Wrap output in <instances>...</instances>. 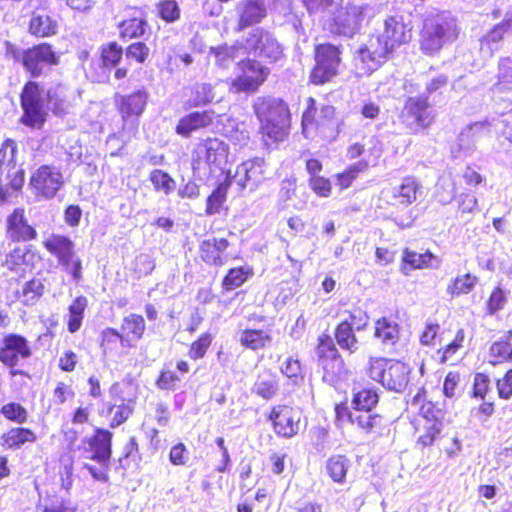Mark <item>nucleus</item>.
<instances>
[{"label": "nucleus", "instance_id": "5701e85b", "mask_svg": "<svg viewBox=\"0 0 512 512\" xmlns=\"http://www.w3.org/2000/svg\"><path fill=\"white\" fill-rule=\"evenodd\" d=\"M5 236L11 243H28L38 238L36 227L29 223L23 207L14 208L5 221Z\"/></svg>", "mask_w": 512, "mask_h": 512}, {"label": "nucleus", "instance_id": "58836bf2", "mask_svg": "<svg viewBox=\"0 0 512 512\" xmlns=\"http://www.w3.org/2000/svg\"><path fill=\"white\" fill-rule=\"evenodd\" d=\"M401 329L391 317L383 316L374 322V337L383 345H395L400 340Z\"/></svg>", "mask_w": 512, "mask_h": 512}, {"label": "nucleus", "instance_id": "dca6fc26", "mask_svg": "<svg viewBox=\"0 0 512 512\" xmlns=\"http://www.w3.org/2000/svg\"><path fill=\"white\" fill-rule=\"evenodd\" d=\"M32 356V348L26 337L17 333L5 334L0 340V363L9 369L10 377L31 378L29 372L19 369L21 361Z\"/></svg>", "mask_w": 512, "mask_h": 512}, {"label": "nucleus", "instance_id": "49530a36", "mask_svg": "<svg viewBox=\"0 0 512 512\" xmlns=\"http://www.w3.org/2000/svg\"><path fill=\"white\" fill-rule=\"evenodd\" d=\"M88 299L84 295L75 297L68 306L67 329L70 333L77 332L83 323Z\"/></svg>", "mask_w": 512, "mask_h": 512}, {"label": "nucleus", "instance_id": "338daca9", "mask_svg": "<svg viewBox=\"0 0 512 512\" xmlns=\"http://www.w3.org/2000/svg\"><path fill=\"white\" fill-rule=\"evenodd\" d=\"M443 332L440 324L427 322L419 335V341L423 346L433 347L442 342Z\"/></svg>", "mask_w": 512, "mask_h": 512}, {"label": "nucleus", "instance_id": "e433bc0d", "mask_svg": "<svg viewBox=\"0 0 512 512\" xmlns=\"http://www.w3.org/2000/svg\"><path fill=\"white\" fill-rule=\"evenodd\" d=\"M177 372L168 366H164L155 380V385L158 389L163 391H173L181 381V375L187 374L190 371V364L184 359H179L176 362Z\"/></svg>", "mask_w": 512, "mask_h": 512}, {"label": "nucleus", "instance_id": "0eeeda50", "mask_svg": "<svg viewBox=\"0 0 512 512\" xmlns=\"http://www.w3.org/2000/svg\"><path fill=\"white\" fill-rule=\"evenodd\" d=\"M436 117L427 96H409L398 113V122L406 135L417 136L428 132L436 123Z\"/></svg>", "mask_w": 512, "mask_h": 512}, {"label": "nucleus", "instance_id": "13d9d810", "mask_svg": "<svg viewBox=\"0 0 512 512\" xmlns=\"http://www.w3.org/2000/svg\"><path fill=\"white\" fill-rule=\"evenodd\" d=\"M0 414L9 422L22 425L28 421L29 413L20 403L10 401L3 404L0 408Z\"/></svg>", "mask_w": 512, "mask_h": 512}, {"label": "nucleus", "instance_id": "f3484780", "mask_svg": "<svg viewBox=\"0 0 512 512\" xmlns=\"http://www.w3.org/2000/svg\"><path fill=\"white\" fill-rule=\"evenodd\" d=\"M65 184L61 169L53 164H42L31 172L29 188L37 199L54 198Z\"/></svg>", "mask_w": 512, "mask_h": 512}, {"label": "nucleus", "instance_id": "c03bdc74", "mask_svg": "<svg viewBox=\"0 0 512 512\" xmlns=\"http://www.w3.org/2000/svg\"><path fill=\"white\" fill-rule=\"evenodd\" d=\"M325 471L336 484H344L350 468V459L345 454H332L325 461Z\"/></svg>", "mask_w": 512, "mask_h": 512}, {"label": "nucleus", "instance_id": "39448f33", "mask_svg": "<svg viewBox=\"0 0 512 512\" xmlns=\"http://www.w3.org/2000/svg\"><path fill=\"white\" fill-rule=\"evenodd\" d=\"M336 108L332 105L317 107L313 97L306 99V107L301 116V132L306 139L332 141L338 135Z\"/></svg>", "mask_w": 512, "mask_h": 512}, {"label": "nucleus", "instance_id": "ddd939ff", "mask_svg": "<svg viewBox=\"0 0 512 512\" xmlns=\"http://www.w3.org/2000/svg\"><path fill=\"white\" fill-rule=\"evenodd\" d=\"M42 245L73 281L79 282L82 279V260L76 255L75 242L68 235L52 233L44 239Z\"/></svg>", "mask_w": 512, "mask_h": 512}, {"label": "nucleus", "instance_id": "69168bd1", "mask_svg": "<svg viewBox=\"0 0 512 512\" xmlns=\"http://www.w3.org/2000/svg\"><path fill=\"white\" fill-rule=\"evenodd\" d=\"M46 102L50 107L52 113L56 116L63 117L68 114L69 111V102L66 97L58 93L53 89H48L46 91Z\"/></svg>", "mask_w": 512, "mask_h": 512}, {"label": "nucleus", "instance_id": "f257e3e1", "mask_svg": "<svg viewBox=\"0 0 512 512\" xmlns=\"http://www.w3.org/2000/svg\"><path fill=\"white\" fill-rule=\"evenodd\" d=\"M19 64L30 77L19 93L22 109L19 122L30 129L41 130L47 121L48 113L43 104V87L35 79L60 64V53L51 43L38 42L21 51Z\"/></svg>", "mask_w": 512, "mask_h": 512}, {"label": "nucleus", "instance_id": "20e7f679", "mask_svg": "<svg viewBox=\"0 0 512 512\" xmlns=\"http://www.w3.org/2000/svg\"><path fill=\"white\" fill-rule=\"evenodd\" d=\"M146 332L142 315L130 313L124 316L120 328L106 327L99 335V347L104 355H119L121 351L136 348Z\"/></svg>", "mask_w": 512, "mask_h": 512}, {"label": "nucleus", "instance_id": "680f3d73", "mask_svg": "<svg viewBox=\"0 0 512 512\" xmlns=\"http://www.w3.org/2000/svg\"><path fill=\"white\" fill-rule=\"evenodd\" d=\"M124 54L129 63L135 62L142 65L149 60L151 50L145 42L135 41L124 49Z\"/></svg>", "mask_w": 512, "mask_h": 512}, {"label": "nucleus", "instance_id": "2eb2a0df", "mask_svg": "<svg viewBox=\"0 0 512 512\" xmlns=\"http://www.w3.org/2000/svg\"><path fill=\"white\" fill-rule=\"evenodd\" d=\"M149 101L146 88H140L130 93L116 92L113 95V104L122 120V130L135 134L138 131L139 119L144 113Z\"/></svg>", "mask_w": 512, "mask_h": 512}, {"label": "nucleus", "instance_id": "9d476101", "mask_svg": "<svg viewBox=\"0 0 512 512\" xmlns=\"http://www.w3.org/2000/svg\"><path fill=\"white\" fill-rule=\"evenodd\" d=\"M367 375L387 390L402 392L410 381L412 368L409 364L385 357H372L366 368Z\"/></svg>", "mask_w": 512, "mask_h": 512}, {"label": "nucleus", "instance_id": "7ed1b4c3", "mask_svg": "<svg viewBox=\"0 0 512 512\" xmlns=\"http://www.w3.org/2000/svg\"><path fill=\"white\" fill-rule=\"evenodd\" d=\"M252 109L259 124L260 140L266 148L275 149L289 137L292 114L284 99L262 95L253 101Z\"/></svg>", "mask_w": 512, "mask_h": 512}, {"label": "nucleus", "instance_id": "aec40b11", "mask_svg": "<svg viewBox=\"0 0 512 512\" xmlns=\"http://www.w3.org/2000/svg\"><path fill=\"white\" fill-rule=\"evenodd\" d=\"M413 28L402 15H391L384 20L383 32L377 35L376 40L392 55L399 47L410 43L413 37Z\"/></svg>", "mask_w": 512, "mask_h": 512}, {"label": "nucleus", "instance_id": "393cba45", "mask_svg": "<svg viewBox=\"0 0 512 512\" xmlns=\"http://www.w3.org/2000/svg\"><path fill=\"white\" fill-rule=\"evenodd\" d=\"M230 242L225 237H209L201 240L198 245V258L209 267H223L228 262L227 250Z\"/></svg>", "mask_w": 512, "mask_h": 512}, {"label": "nucleus", "instance_id": "de8ad7c7", "mask_svg": "<svg viewBox=\"0 0 512 512\" xmlns=\"http://www.w3.org/2000/svg\"><path fill=\"white\" fill-rule=\"evenodd\" d=\"M465 341L466 331L463 328L457 329L453 339L437 349L436 353L439 356V363L446 364L448 361L453 360L464 349Z\"/></svg>", "mask_w": 512, "mask_h": 512}, {"label": "nucleus", "instance_id": "6e6552de", "mask_svg": "<svg viewBox=\"0 0 512 512\" xmlns=\"http://www.w3.org/2000/svg\"><path fill=\"white\" fill-rule=\"evenodd\" d=\"M124 48L115 40L103 43L98 48V58L90 60L85 67V74L93 82H104L114 70V79L123 80L128 77L127 67H120Z\"/></svg>", "mask_w": 512, "mask_h": 512}, {"label": "nucleus", "instance_id": "f8f14e48", "mask_svg": "<svg viewBox=\"0 0 512 512\" xmlns=\"http://www.w3.org/2000/svg\"><path fill=\"white\" fill-rule=\"evenodd\" d=\"M270 68L255 58L245 57L235 64V76L228 82L234 94H255L267 82Z\"/></svg>", "mask_w": 512, "mask_h": 512}, {"label": "nucleus", "instance_id": "72a5a7b5", "mask_svg": "<svg viewBox=\"0 0 512 512\" xmlns=\"http://www.w3.org/2000/svg\"><path fill=\"white\" fill-rule=\"evenodd\" d=\"M136 397L122 399L119 404H108L106 407V418L108 429H115L126 423L134 414Z\"/></svg>", "mask_w": 512, "mask_h": 512}, {"label": "nucleus", "instance_id": "6e6d98bb", "mask_svg": "<svg viewBox=\"0 0 512 512\" xmlns=\"http://www.w3.org/2000/svg\"><path fill=\"white\" fill-rule=\"evenodd\" d=\"M214 340L211 332H203L195 340L191 342L188 348V357L191 360H199L204 358L210 350Z\"/></svg>", "mask_w": 512, "mask_h": 512}, {"label": "nucleus", "instance_id": "6ab92c4d", "mask_svg": "<svg viewBox=\"0 0 512 512\" xmlns=\"http://www.w3.org/2000/svg\"><path fill=\"white\" fill-rule=\"evenodd\" d=\"M245 43L249 52L257 54L267 63H276L284 57L282 45L273 33L264 28L251 30Z\"/></svg>", "mask_w": 512, "mask_h": 512}, {"label": "nucleus", "instance_id": "9b49d317", "mask_svg": "<svg viewBox=\"0 0 512 512\" xmlns=\"http://www.w3.org/2000/svg\"><path fill=\"white\" fill-rule=\"evenodd\" d=\"M457 26L440 16H430L423 20L419 31V49L426 55L433 57L448 43L458 37Z\"/></svg>", "mask_w": 512, "mask_h": 512}, {"label": "nucleus", "instance_id": "4c0bfd02", "mask_svg": "<svg viewBox=\"0 0 512 512\" xmlns=\"http://www.w3.org/2000/svg\"><path fill=\"white\" fill-rule=\"evenodd\" d=\"M230 188V180L226 179L216 185L213 191L206 198L205 214L207 216L226 214L227 195Z\"/></svg>", "mask_w": 512, "mask_h": 512}, {"label": "nucleus", "instance_id": "09e8293b", "mask_svg": "<svg viewBox=\"0 0 512 512\" xmlns=\"http://www.w3.org/2000/svg\"><path fill=\"white\" fill-rule=\"evenodd\" d=\"M446 410L443 402L425 400L420 408L419 415L423 422L443 427Z\"/></svg>", "mask_w": 512, "mask_h": 512}, {"label": "nucleus", "instance_id": "774afa93", "mask_svg": "<svg viewBox=\"0 0 512 512\" xmlns=\"http://www.w3.org/2000/svg\"><path fill=\"white\" fill-rule=\"evenodd\" d=\"M42 512H77V507L68 499L54 495L48 497L41 509Z\"/></svg>", "mask_w": 512, "mask_h": 512}, {"label": "nucleus", "instance_id": "c756f323", "mask_svg": "<svg viewBox=\"0 0 512 512\" xmlns=\"http://www.w3.org/2000/svg\"><path fill=\"white\" fill-rule=\"evenodd\" d=\"M214 118L215 113L211 109L190 112L179 119L175 132L179 136L188 138L193 132L211 126Z\"/></svg>", "mask_w": 512, "mask_h": 512}, {"label": "nucleus", "instance_id": "4d7b16f0", "mask_svg": "<svg viewBox=\"0 0 512 512\" xmlns=\"http://www.w3.org/2000/svg\"><path fill=\"white\" fill-rule=\"evenodd\" d=\"M508 303V291L501 285H496L490 292L485 309L488 315H494L504 309Z\"/></svg>", "mask_w": 512, "mask_h": 512}, {"label": "nucleus", "instance_id": "4468645a", "mask_svg": "<svg viewBox=\"0 0 512 512\" xmlns=\"http://www.w3.org/2000/svg\"><path fill=\"white\" fill-rule=\"evenodd\" d=\"M229 154V146L217 137L199 139L191 151L190 165L194 174L212 171L224 163Z\"/></svg>", "mask_w": 512, "mask_h": 512}, {"label": "nucleus", "instance_id": "3c124183", "mask_svg": "<svg viewBox=\"0 0 512 512\" xmlns=\"http://www.w3.org/2000/svg\"><path fill=\"white\" fill-rule=\"evenodd\" d=\"M343 314H345L346 317L338 323H346L358 332L364 331L368 328L369 316L360 306L352 305L348 309H345Z\"/></svg>", "mask_w": 512, "mask_h": 512}, {"label": "nucleus", "instance_id": "b1692460", "mask_svg": "<svg viewBox=\"0 0 512 512\" xmlns=\"http://www.w3.org/2000/svg\"><path fill=\"white\" fill-rule=\"evenodd\" d=\"M235 11L237 19L234 30L237 33L260 24L268 15L265 0H240Z\"/></svg>", "mask_w": 512, "mask_h": 512}, {"label": "nucleus", "instance_id": "f704fd0d", "mask_svg": "<svg viewBox=\"0 0 512 512\" xmlns=\"http://www.w3.org/2000/svg\"><path fill=\"white\" fill-rule=\"evenodd\" d=\"M265 160L255 157L243 161L237 168L236 174L241 176L242 186H257L265 179Z\"/></svg>", "mask_w": 512, "mask_h": 512}, {"label": "nucleus", "instance_id": "a19ab883", "mask_svg": "<svg viewBox=\"0 0 512 512\" xmlns=\"http://www.w3.org/2000/svg\"><path fill=\"white\" fill-rule=\"evenodd\" d=\"M271 341V334L263 329L246 328L240 332L239 343L241 347L247 350H264Z\"/></svg>", "mask_w": 512, "mask_h": 512}, {"label": "nucleus", "instance_id": "5fc2aeb1", "mask_svg": "<svg viewBox=\"0 0 512 512\" xmlns=\"http://www.w3.org/2000/svg\"><path fill=\"white\" fill-rule=\"evenodd\" d=\"M156 16L165 23H175L181 18V8L176 0H158L155 4Z\"/></svg>", "mask_w": 512, "mask_h": 512}, {"label": "nucleus", "instance_id": "bf43d9fd", "mask_svg": "<svg viewBox=\"0 0 512 512\" xmlns=\"http://www.w3.org/2000/svg\"><path fill=\"white\" fill-rule=\"evenodd\" d=\"M415 430L419 432L416 445L421 449L432 446L442 430V426H437L427 422L418 423Z\"/></svg>", "mask_w": 512, "mask_h": 512}, {"label": "nucleus", "instance_id": "4be33fe9", "mask_svg": "<svg viewBox=\"0 0 512 512\" xmlns=\"http://www.w3.org/2000/svg\"><path fill=\"white\" fill-rule=\"evenodd\" d=\"M392 57V54L377 40L363 45L357 51L354 65L360 76H370Z\"/></svg>", "mask_w": 512, "mask_h": 512}, {"label": "nucleus", "instance_id": "603ef678", "mask_svg": "<svg viewBox=\"0 0 512 512\" xmlns=\"http://www.w3.org/2000/svg\"><path fill=\"white\" fill-rule=\"evenodd\" d=\"M367 168L368 163L365 160L349 165L344 171L335 175L336 185L340 190L349 188Z\"/></svg>", "mask_w": 512, "mask_h": 512}, {"label": "nucleus", "instance_id": "8fccbe9b", "mask_svg": "<svg viewBox=\"0 0 512 512\" xmlns=\"http://www.w3.org/2000/svg\"><path fill=\"white\" fill-rule=\"evenodd\" d=\"M478 277L471 273L457 276L447 285V293L451 297L469 294L477 285Z\"/></svg>", "mask_w": 512, "mask_h": 512}, {"label": "nucleus", "instance_id": "2f4dec72", "mask_svg": "<svg viewBox=\"0 0 512 512\" xmlns=\"http://www.w3.org/2000/svg\"><path fill=\"white\" fill-rule=\"evenodd\" d=\"M439 263L436 255L427 250L424 253H417L409 248L403 249L400 270L407 275L412 270H421L433 267V264Z\"/></svg>", "mask_w": 512, "mask_h": 512}, {"label": "nucleus", "instance_id": "c9c22d12", "mask_svg": "<svg viewBox=\"0 0 512 512\" xmlns=\"http://www.w3.org/2000/svg\"><path fill=\"white\" fill-rule=\"evenodd\" d=\"M59 31L57 19L49 14L32 13L28 23V33L35 38H50Z\"/></svg>", "mask_w": 512, "mask_h": 512}, {"label": "nucleus", "instance_id": "cd10ccee", "mask_svg": "<svg viewBox=\"0 0 512 512\" xmlns=\"http://www.w3.org/2000/svg\"><path fill=\"white\" fill-rule=\"evenodd\" d=\"M279 388L280 378L277 371L271 367H261L253 382L252 393L268 401L278 394Z\"/></svg>", "mask_w": 512, "mask_h": 512}, {"label": "nucleus", "instance_id": "7c9ffc66", "mask_svg": "<svg viewBox=\"0 0 512 512\" xmlns=\"http://www.w3.org/2000/svg\"><path fill=\"white\" fill-rule=\"evenodd\" d=\"M422 192V184L415 175H407L393 189L392 198L398 206L408 207L414 204Z\"/></svg>", "mask_w": 512, "mask_h": 512}, {"label": "nucleus", "instance_id": "1a4fd4ad", "mask_svg": "<svg viewBox=\"0 0 512 512\" xmlns=\"http://www.w3.org/2000/svg\"><path fill=\"white\" fill-rule=\"evenodd\" d=\"M343 49L341 45L322 42L314 46V64L308 75V83L322 86L332 82L341 72L343 65Z\"/></svg>", "mask_w": 512, "mask_h": 512}, {"label": "nucleus", "instance_id": "f03ea898", "mask_svg": "<svg viewBox=\"0 0 512 512\" xmlns=\"http://www.w3.org/2000/svg\"><path fill=\"white\" fill-rule=\"evenodd\" d=\"M356 332L346 323H337L334 329L335 341L326 332L317 337L314 350L324 382L336 385L347 376L348 369L337 345L350 354L355 353L359 348Z\"/></svg>", "mask_w": 512, "mask_h": 512}, {"label": "nucleus", "instance_id": "a18cd8bd", "mask_svg": "<svg viewBox=\"0 0 512 512\" xmlns=\"http://www.w3.org/2000/svg\"><path fill=\"white\" fill-rule=\"evenodd\" d=\"M253 275L250 266H237L229 268L221 280L223 292H230L241 287Z\"/></svg>", "mask_w": 512, "mask_h": 512}, {"label": "nucleus", "instance_id": "864d4df0", "mask_svg": "<svg viewBox=\"0 0 512 512\" xmlns=\"http://www.w3.org/2000/svg\"><path fill=\"white\" fill-rule=\"evenodd\" d=\"M239 46L236 44L229 45L223 43L216 47L210 48V55L214 57L215 65L220 68H228L229 65L236 59Z\"/></svg>", "mask_w": 512, "mask_h": 512}, {"label": "nucleus", "instance_id": "79ce46f5", "mask_svg": "<svg viewBox=\"0 0 512 512\" xmlns=\"http://www.w3.org/2000/svg\"><path fill=\"white\" fill-rule=\"evenodd\" d=\"M379 403V394L375 388L365 387L353 392L351 406L358 414H373L372 410Z\"/></svg>", "mask_w": 512, "mask_h": 512}, {"label": "nucleus", "instance_id": "37998d69", "mask_svg": "<svg viewBox=\"0 0 512 512\" xmlns=\"http://www.w3.org/2000/svg\"><path fill=\"white\" fill-rule=\"evenodd\" d=\"M44 281L37 277L27 280L20 290L15 292V297L23 306L35 305L44 295Z\"/></svg>", "mask_w": 512, "mask_h": 512}, {"label": "nucleus", "instance_id": "c85d7f7f", "mask_svg": "<svg viewBox=\"0 0 512 512\" xmlns=\"http://www.w3.org/2000/svg\"><path fill=\"white\" fill-rule=\"evenodd\" d=\"M38 439L36 432L22 425L10 427L0 435V446L6 451L20 450L34 444Z\"/></svg>", "mask_w": 512, "mask_h": 512}, {"label": "nucleus", "instance_id": "bb28decb", "mask_svg": "<svg viewBox=\"0 0 512 512\" xmlns=\"http://www.w3.org/2000/svg\"><path fill=\"white\" fill-rule=\"evenodd\" d=\"M130 10L133 14L122 19L117 25L119 38L124 41L143 37L148 26L146 12L141 7L132 6Z\"/></svg>", "mask_w": 512, "mask_h": 512}, {"label": "nucleus", "instance_id": "a211bd4d", "mask_svg": "<svg viewBox=\"0 0 512 512\" xmlns=\"http://www.w3.org/2000/svg\"><path fill=\"white\" fill-rule=\"evenodd\" d=\"M273 432L280 438L296 436L302 428V415L299 408L289 404H276L267 414Z\"/></svg>", "mask_w": 512, "mask_h": 512}, {"label": "nucleus", "instance_id": "a878e982", "mask_svg": "<svg viewBox=\"0 0 512 512\" xmlns=\"http://www.w3.org/2000/svg\"><path fill=\"white\" fill-rule=\"evenodd\" d=\"M39 259L35 246L31 244L16 246L6 254L3 266L11 272L25 274L35 269Z\"/></svg>", "mask_w": 512, "mask_h": 512}, {"label": "nucleus", "instance_id": "e2e57ef3", "mask_svg": "<svg viewBox=\"0 0 512 512\" xmlns=\"http://www.w3.org/2000/svg\"><path fill=\"white\" fill-rule=\"evenodd\" d=\"M149 181L155 191H161L165 195H169L175 188V180L161 169H154L149 174Z\"/></svg>", "mask_w": 512, "mask_h": 512}, {"label": "nucleus", "instance_id": "473e14b6", "mask_svg": "<svg viewBox=\"0 0 512 512\" xmlns=\"http://www.w3.org/2000/svg\"><path fill=\"white\" fill-rule=\"evenodd\" d=\"M331 27L338 35L352 36L359 27V15L355 9L340 7L332 18Z\"/></svg>", "mask_w": 512, "mask_h": 512}, {"label": "nucleus", "instance_id": "412c9836", "mask_svg": "<svg viewBox=\"0 0 512 512\" xmlns=\"http://www.w3.org/2000/svg\"><path fill=\"white\" fill-rule=\"evenodd\" d=\"M334 412L337 421H347L366 434L380 433L387 427L386 420L381 414H358L352 412L346 400L335 404Z\"/></svg>", "mask_w": 512, "mask_h": 512}, {"label": "nucleus", "instance_id": "0e129e2a", "mask_svg": "<svg viewBox=\"0 0 512 512\" xmlns=\"http://www.w3.org/2000/svg\"><path fill=\"white\" fill-rule=\"evenodd\" d=\"M491 392L490 377L483 372H477L473 376L472 388L470 391L471 398L478 400H485L487 395Z\"/></svg>", "mask_w": 512, "mask_h": 512}, {"label": "nucleus", "instance_id": "423d86ee", "mask_svg": "<svg viewBox=\"0 0 512 512\" xmlns=\"http://www.w3.org/2000/svg\"><path fill=\"white\" fill-rule=\"evenodd\" d=\"M113 432L104 427H95L82 441L81 450L86 457L100 465L99 468L85 464L84 468L93 479L100 482L109 480L110 461L113 453Z\"/></svg>", "mask_w": 512, "mask_h": 512}, {"label": "nucleus", "instance_id": "052dcab7", "mask_svg": "<svg viewBox=\"0 0 512 512\" xmlns=\"http://www.w3.org/2000/svg\"><path fill=\"white\" fill-rule=\"evenodd\" d=\"M492 91L501 100L512 99V68L500 69L498 80L494 84Z\"/></svg>", "mask_w": 512, "mask_h": 512}, {"label": "nucleus", "instance_id": "ea45409f", "mask_svg": "<svg viewBox=\"0 0 512 512\" xmlns=\"http://www.w3.org/2000/svg\"><path fill=\"white\" fill-rule=\"evenodd\" d=\"M489 363L493 366L512 362V330L494 341L488 349Z\"/></svg>", "mask_w": 512, "mask_h": 512}]
</instances>
